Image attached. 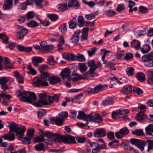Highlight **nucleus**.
Returning a JSON list of instances; mask_svg holds the SVG:
<instances>
[{
    "label": "nucleus",
    "instance_id": "nucleus-1",
    "mask_svg": "<svg viewBox=\"0 0 153 153\" xmlns=\"http://www.w3.org/2000/svg\"><path fill=\"white\" fill-rule=\"evenodd\" d=\"M18 97L21 101L27 102L34 105L33 101L36 100V96L35 94L32 92L24 91L22 92L20 91L18 95Z\"/></svg>",
    "mask_w": 153,
    "mask_h": 153
},
{
    "label": "nucleus",
    "instance_id": "nucleus-2",
    "mask_svg": "<svg viewBox=\"0 0 153 153\" xmlns=\"http://www.w3.org/2000/svg\"><path fill=\"white\" fill-rule=\"evenodd\" d=\"M41 78H36L33 82V85L35 86H48L49 85L48 83L46 81L43 80L49 78V74L48 73L42 72L41 73Z\"/></svg>",
    "mask_w": 153,
    "mask_h": 153
},
{
    "label": "nucleus",
    "instance_id": "nucleus-3",
    "mask_svg": "<svg viewBox=\"0 0 153 153\" xmlns=\"http://www.w3.org/2000/svg\"><path fill=\"white\" fill-rule=\"evenodd\" d=\"M39 99L37 102L34 103V105L37 107H41L43 105H48V96L47 98L46 94L43 93H38Z\"/></svg>",
    "mask_w": 153,
    "mask_h": 153
},
{
    "label": "nucleus",
    "instance_id": "nucleus-4",
    "mask_svg": "<svg viewBox=\"0 0 153 153\" xmlns=\"http://www.w3.org/2000/svg\"><path fill=\"white\" fill-rule=\"evenodd\" d=\"M17 31L15 35L16 37L19 40L23 39L28 32L27 30L22 26L17 25L16 26Z\"/></svg>",
    "mask_w": 153,
    "mask_h": 153
},
{
    "label": "nucleus",
    "instance_id": "nucleus-5",
    "mask_svg": "<svg viewBox=\"0 0 153 153\" xmlns=\"http://www.w3.org/2000/svg\"><path fill=\"white\" fill-rule=\"evenodd\" d=\"M130 142L132 144L136 146L141 151L144 150V146L146 144V141H141L135 138L131 139Z\"/></svg>",
    "mask_w": 153,
    "mask_h": 153
},
{
    "label": "nucleus",
    "instance_id": "nucleus-6",
    "mask_svg": "<svg viewBox=\"0 0 153 153\" xmlns=\"http://www.w3.org/2000/svg\"><path fill=\"white\" fill-rule=\"evenodd\" d=\"M62 139H63L62 142L65 144H74L76 143L75 137L70 135H63Z\"/></svg>",
    "mask_w": 153,
    "mask_h": 153
},
{
    "label": "nucleus",
    "instance_id": "nucleus-7",
    "mask_svg": "<svg viewBox=\"0 0 153 153\" xmlns=\"http://www.w3.org/2000/svg\"><path fill=\"white\" fill-rule=\"evenodd\" d=\"M26 128L25 127L21 126L18 127V129L14 131L16 133V137L18 140H22Z\"/></svg>",
    "mask_w": 153,
    "mask_h": 153
},
{
    "label": "nucleus",
    "instance_id": "nucleus-8",
    "mask_svg": "<svg viewBox=\"0 0 153 153\" xmlns=\"http://www.w3.org/2000/svg\"><path fill=\"white\" fill-rule=\"evenodd\" d=\"M49 136V139H51L54 141L59 142H62L63 139L62 138H63V135H62L57 133H53L50 132Z\"/></svg>",
    "mask_w": 153,
    "mask_h": 153
},
{
    "label": "nucleus",
    "instance_id": "nucleus-9",
    "mask_svg": "<svg viewBox=\"0 0 153 153\" xmlns=\"http://www.w3.org/2000/svg\"><path fill=\"white\" fill-rule=\"evenodd\" d=\"M129 133V131L126 127H124L120 129L119 132L116 133L115 136L117 138L121 139Z\"/></svg>",
    "mask_w": 153,
    "mask_h": 153
},
{
    "label": "nucleus",
    "instance_id": "nucleus-10",
    "mask_svg": "<svg viewBox=\"0 0 153 153\" xmlns=\"http://www.w3.org/2000/svg\"><path fill=\"white\" fill-rule=\"evenodd\" d=\"M81 31L79 30H77L70 38V41L73 43H76L79 42Z\"/></svg>",
    "mask_w": 153,
    "mask_h": 153
},
{
    "label": "nucleus",
    "instance_id": "nucleus-11",
    "mask_svg": "<svg viewBox=\"0 0 153 153\" xmlns=\"http://www.w3.org/2000/svg\"><path fill=\"white\" fill-rule=\"evenodd\" d=\"M3 7L5 10H11L13 7V2L12 0H6L4 1Z\"/></svg>",
    "mask_w": 153,
    "mask_h": 153
},
{
    "label": "nucleus",
    "instance_id": "nucleus-12",
    "mask_svg": "<svg viewBox=\"0 0 153 153\" xmlns=\"http://www.w3.org/2000/svg\"><path fill=\"white\" fill-rule=\"evenodd\" d=\"M77 118L79 119H83L85 121H89L91 118V115L86 114L85 113L79 111L77 116Z\"/></svg>",
    "mask_w": 153,
    "mask_h": 153
},
{
    "label": "nucleus",
    "instance_id": "nucleus-13",
    "mask_svg": "<svg viewBox=\"0 0 153 153\" xmlns=\"http://www.w3.org/2000/svg\"><path fill=\"white\" fill-rule=\"evenodd\" d=\"M90 115H91V118L89 121L93 120L95 123H99L103 120V118L102 116L98 113H97L93 116L92 115V113H91Z\"/></svg>",
    "mask_w": 153,
    "mask_h": 153
},
{
    "label": "nucleus",
    "instance_id": "nucleus-14",
    "mask_svg": "<svg viewBox=\"0 0 153 153\" xmlns=\"http://www.w3.org/2000/svg\"><path fill=\"white\" fill-rule=\"evenodd\" d=\"M142 61L145 64L149 63L150 61L153 60V54L152 53L147 54L143 56L141 58Z\"/></svg>",
    "mask_w": 153,
    "mask_h": 153
},
{
    "label": "nucleus",
    "instance_id": "nucleus-15",
    "mask_svg": "<svg viewBox=\"0 0 153 153\" xmlns=\"http://www.w3.org/2000/svg\"><path fill=\"white\" fill-rule=\"evenodd\" d=\"M48 80L50 84L54 85L60 82H61V79L59 77L52 76H49Z\"/></svg>",
    "mask_w": 153,
    "mask_h": 153
},
{
    "label": "nucleus",
    "instance_id": "nucleus-16",
    "mask_svg": "<svg viewBox=\"0 0 153 153\" xmlns=\"http://www.w3.org/2000/svg\"><path fill=\"white\" fill-rule=\"evenodd\" d=\"M106 132L104 128H101L97 129L94 134V135L96 137H103L105 136Z\"/></svg>",
    "mask_w": 153,
    "mask_h": 153
},
{
    "label": "nucleus",
    "instance_id": "nucleus-17",
    "mask_svg": "<svg viewBox=\"0 0 153 153\" xmlns=\"http://www.w3.org/2000/svg\"><path fill=\"white\" fill-rule=\"evenodd\" d=\"M88 65L90 68L89 70L87 72V74H91L97 69V67L94 60L89 61L88 62Z\"/></svg>",
    "mask_w": 153,
    "mask_h": 153
},
{
    "label": "nucleus",
    "instance_id": "nucleus-18",
    "mask_svg": "<svg viewBox=\"0 0 153 153\" xmlns=\"http://www.w3.org/2000/svg\"><path fill=\"white\" fill-rule=\"evenodd\" d=\"M71 71L69 68H65L63 69L60 74V75L62 78L64 79L68 78L70 75Z\"/></svg>",
    "mask_w": 153,
    "mask_h": 153
},
{
    "label": "nucleus",
    "instance_id": "nucleus-19",
    "mask_svg": "<svg viewBox=\"0 0 153 153\" xmlns=\"http://www.w3.org/2000/svg\"><path fill=\"white\" fill-rule=\"evenodd\" d=\"M148 118L147 116L144 114L143 111H139L135 117L136 120L140 122Z\"/></svg>",
    "mask_w": 153,
    "mask_h": 153
},
{
    "label": "nucleus",
    "instance_id": "nucleus-20",
    "mask_svg": "<svg viewBox=\"0 0 153 153\" xmlns=\"http://www.w3.org/2000/svg\"><path fill=\"white\" fill-rule=\"evenodd\" d=\"M1 137L4 138L6 140L13 141L15 139V135L13 131H10L8 134L3 135Z\"/></svg>",
    "mask_w": 153,
    "mask_h": 153
},
{
    "label": "nucleus",
    "instance_id": "nucleus-21",
    "mask_svg": "<svg viewBox=\"0 0 153 153\" xmlns=\"http://www.w3.org/2000/svg\"><path fill=\"white\" fill-rule=\"evenodd\" d=\"M8 81V79L5 77H2L0 79V84L1 85V87L4 90H6L8 88L7 85Z\"/></svg>",
    "mask_w": 153,
    "mask_h": 153
},
{
    "label": "nucleus",
    "instance_id": "nucleus-22",
    "mask_svg": "<svg viewBox=\"0 0 153 153\" xmlns=\"http://www.w3.org/2000/svg\"><path fill=\"white\" fill-rule=\"evenodd\" d=\"M131 47L136 50H138L140 49V42L137 39H134L130 44Z\"/></svg>",
    "mask_w": 153,
    "mask_h": 153
},
{
    "label": "nucleus",
    "instance_id": "nucleus-23",
    "mask_svg": "<svg viewBox=\"0 0 153 153\" xmlns=\"http://www.w3.org/2000/svg\"><path fill=\"white\" fill-rule=\"evenodd\" d=\"M63 120L60 117H57L56 118H52L51 119L50 122L52 124H55L58 126L62 125Z\"/></svg>",
    "mask_w": 153,
    "mask_h": 153
},
{
    "label": "nucleus",
    "instance_id": "nucleus-24",
    "mask_svg": "<svg viewBox=\"0 0 153 153\" xmlns=\"http://www.w3.org/2000/svg\"><path fill=\"white\" fill-rule=\"evenodd\" d=\"M59 94H56L53 96H48V105L51 104L54 101H59Z\"/></svg>",
    "mask_w": 153,
    "mask_h": 153
},
{
    "label": "nucleus",
    "instance_id": "nucleus-25",
    "mask_svg": "<svg viewBox=\"0 0 153 153\" xmlns=\"http://www.w3.org/2000/svg\"><path fill=\"white\" fill-rule=\"evenodd\" d=\"M35 3L36 6L40 8H42L44 6H45L48 2L46 1L44 3L43 0H32Z\"/></svg>",
    "mask_w": 153,
    "mask_h": 153
},
{
    "label": "nucleus",
    "instance_id": "nucleus-26",
    "mask_svg": "<svg viewBox=\"0 0 153 153\" xmlns=\"http://www.w3.org/2000/svg\"><path fill=\"white\" fill-rule=\"evenodd\" d=\"M43 59L40 57H34L32 58V63L36 67L38 66V64L41 63Z\"/></svg>",
    "mask_w": 153,
    "mask_h": 153
},
{
    "label": "nucleus",
    "instance_id": "nucleus-27",
    "mask_svg": "<svg viewBox=\"0 0 153 153\" xmlns=\"http://www.w3.org/2000/svg\"><path fill=\"white\" fill-rule=\"evenodd\" d=\"M68 7H75L78 8L79 7V4L76 0H69L68 2Z\"/></svg>",
    "mask_w": 153,
    "mask_h": 153
},
{
    "label": "nucleus",
    "instance_id": "nucleus-28",
    "mask_svg": "<svg viewBox=\"0 0 153 153\" xmlns=\"http://www.w3.org/2000/svg\"><path fill=\"white\" fill-rule=\"evenodd\" d=\"M123 114V113L122 111V110L116 111L113 112L112 114V117L114 119L118 118L120 117Z\"/></svg>",
    "mask_w": 153,
    "mask_h": 153
},
{
    "label": "nucleus",
    "instance_id": "nucleus-29",
    "mask_svg": "<svg viewBox=\"0 0 153 153\" xmlns=\"http://www.w3.org/2000/svg\"><path fill=\"white\" fill-rule=\"evenodd\" d=\"M76 17H74L68 23L69 27L72 29L76 28L77 26V22Z\"/></svg>",
    "mask_w": 153,
    "mask_h": 153
},
{
    "label": "nucleus",
    "instance_id": "nucleus-30",
    "mask_svg": "<svg viewBox=\"0 0 153 153\" xmlns=\"http://www.w3.org/2000/svg\"><path fill=\"white\" fill-rule=\"evenodd\" d=\"M132 88L130 85L125 86L121 91L125 94H128L132 91Z\"/></svg>",
    "mask_w": 153,
    "mask_h": 153
},
{
    "label": "nucleus",
    "instance_id": "nucleus-31",
    "mask_svg": "<svg viewBox=\"0 0 153 153\" xmlns=\"http://www.w3.org/2000/svg\"><path fill=\"white\" fill-rule=\"evenodd\" d=\"M105 87L104 85H97L93 88L94 94H96L104 90Z\"/></svg>",
    "mask_w": 153,
    "mask_h": 153
},
{
    "label": "nucleus",
    "instance_id": "nucleus-32",
    "mask_svg": "<svg viewBox=\"0 0 153 153\" xmlns=\"http://www.w3.org/2000/svg\"><path fill=\"white\" fill-rule=\"evenodd\" d=\"M114 99L112 97H108L105 99L102 102V104L103 105H111L113 103Z\"/></svg>",
    "mask_w": 153,
    "mask_h": 153
},
{
    "label": "nucleus",
    "instance_id": "nucleus-33",
    "mask_svg": "<svg viewBox=\"0 0 153 153\" xmlns=\"http://www.w3.org/2000/svg\"><path fill=\"white\" fill-rule=\"evenodd\" d=\"M78 69L81 73H83L87 70V67L84 63H79L78 64Z\"/></svg>",
    "mask_w": 153,
    "mask_h": 153
},
{
    "label": "nucleus",
    "instance_id": "nucleus-34",
    "mask_svg": "<svg viewBox=\"0 0 153 153\" xmlns=\"http://www.w3.org/2000/svg\"><path fill=\"white\" fill-rule=\"evenodd\" d=\"M14 74L16 77L17 81L20 83H23L24 82L23 78L22 76H20L18 72L15 71L14 72Z\"/></svg>",
    "mask_w": 153,
    "mask_h": 153
},
{
    "label": "nucleus",
    "instance_id": "nucleus-35",
    "mask_svg": "<svg viewBox=\"0 0 153 153\" xmlns=\"http://www.w3.org/2000/svg\"><path fill=\"white\" fill-rule=\"evenodd\" d=\"M136 76L138 79L140 81L143 82L145 80L144 74L142 72H139L137 74Z\"/></svg>",
    "mask_w": 153,
    "mask_h": 153
},
{
    "label": "nucleus",
    "instance_id": "nucleus-36",
    "mask_svg": "<svg viewBox=\"0 0 153 153\" xmlns=\"http://www.w3.org/2000/svg\"><path fill=\"white\" fill-rule=\"evenodd\" d=\"M146 133L149 135H152V132L153 133V124H150L145 128Z\"/></svg>",
    "mask_w": 153,
    "mask_h": 153
},
{
    "label": "nucleus",
    "instance_id": "nucleus-37",
    "mask_svg": "<svg viewBox=\"0 0 153 153\" xmlns=\"http://www.w3.org/2000/svg\"><path fill=\"white\" fill-rule=\"evenodd\" d=\"M71 78L72 80L73 81H77L84 78L82 75L77 73L74 74L72 75Z\"/></svg>",
    "mask_w": 153,
    "mask_h": 153
},
{
    "label": "nucleus",
    "instance_id": "nucleus-38",
    "mask_svg": "<svg viewBox=\"0 0 153 153\" xmlns=\"http://www.w3.org/2000/svg\"><path fill=\"white\" fill-rule=\"evenodd\" d=\"M88 28L84 27L83 29V31L81 36V38L83 40H86L88 36Z\"/></svg>",
    "mask_w": 153,
    "mask_h": 153
},
{
    "label": "nucleus",
    "instance_id": "nucleus-39",
    "mask_svg": "<svg viewBox=\"0 0 153 153\" xmlns=\"http://www.w3.org/2000/svg\"><path fill=\"white\" fill-rule=\"evenodd\" d=\"M62 57L64 58H65L68 60H74L75 58V56L71 53H64L62 55Z\"/></svg>",
    "mask_w": 153,
    "mask_h": 153
},
{
    "label": "nucleus",
    "instance_id": "nucleus-40",
    "mask_svg": "<svg viewBox=\"0 0 153 153\" xmlns=\"http://www.w3.org/2000/svg\"><path fill=\"white\" fill-rule=\"evenodd\" d=\"M35 149L37 151H41L43 150L44 151L45 150V145L43 143L36 144L34 147Z\"/></svg>",
    "mask_w": 153,
    "mask_h": 153
},
{
    "label": "nucleus",
    "instance_id": "nucleus-41",
    "mask_svg": "<svg viewBox=\"0 0 153 153\" xmlns=\"http://www.w3.org/2000/svg\"><path fill=\"white\" fill-rule=\"evenodd\" d=\"M28 0H27L26 1L22 3L19 5L18 7V9L19 10H25L27 7V5L31 4L30 3H28Z\"/></svg>",
    "mask_w": 153,
    "mask_h": 153
},
{
    "label": "nucleus",
    "instance_id": "nucleus-42",
    "mask_svg": "<svg viewBox=\"0 0 153 153\" xmlns=\"http://www.w3.org/2000/svg\"><path fill=\"white\" fill-rule=\"evenodd\" d=\"M78 20V25L80 27H82L84 26L85 19L82 16H79L77 19Z\"/></svg>",
    "mask_w": 153,
    "mask_h": 153
},
{
    "label": "nucleus",
    "instance_id": "nucleus-43",
    "mask_svg": "<svg viewBox=\"0 0 153 153\" xmlns=\"http://www.w3.org/2000/svg\"><path fill=\"white\" fill-rule=\"evenodd\" d=\"M151 49V48L148 45H144L143 48L141 49V52L143 53H146L148 52Z\"/></svg>",
    "mask_w": 153,
    "mask_h": 153
},
{
    "label": "nucleus",
    "instance_id": "nucleus-44",
    "mask_svg": "<svg viewBox=\"0 0 153 153\" xmlns=\"http://www.w3.org/2000/svg\"><path fill=\"white\" fill-rule=\"evenodd\" d=\"M34 142L37 143L39 142H45L46 139L43 137H42L40 135L39 136L35 137L33 138Z\"/></svg>",
    "mask_w": 153,
    "mask_h": 153
},
{
    "label": "nucleus",
    "instance_id": "nucleus-45",
    "mask_svg": "<svg viewBox=\"0 0 153 153\" xmlns=\"http://www.w3.org/2000/svg\"><path fill=\"white\" fill-rule=\"evenodd\" d=\"M147 143L148 148L147 150V152H149L150 150L153 149V140L149 139L147 140L146 141V144Z\"/></svg>",
    "mask_w": 153,
    "mask_h": 153
},
{
    "label": "nucleus",
    "instance_id": "nucleus-46",
    "mask_svg": "<svg viewBox=\"0 0 153 153\" xmlns=\"http://www.w3.org/2000/svg\"><path fill=\"white\" fill-rule=\"evenodd\" d=\"M98 14V13L96 11L91 14H87L85 15V18L88 20H90L95 18V16Z\"/></svg>",
    "mask_w": 153,
    "mask_h": 153
},
{
    "label": "nucleus",
    "instance_id": "nucleus-47",
    "mask_svg": "<svg viewBox=\"0 0 153 153\" xmlns=\"http://www.w3.org/2000/svg\"><path fill=\"white\" fill-rule=\"evenodd\" d=\"M27 25L30 27H35L39 25V23L34 20L30 21L27 24Z\"/></svg>",
    "mask_w": 153,
    "mask_h": 153
},
{
    "label": "nucleus",
    "instance_id": "nucleus-48",
    "mask_svg": "<svg viewBox=\"0 0 153 153\" xmlns=\"http://www.w3.org/2000/svg\"><path fill=\"white\" fill-rule=\"evenodd\" d=\"M39 134H40V136L44 138L45 137H46L47 138L49 139V136L50 135V131H47L44 132L42 130H40Z\"/></svg>",
    "mask_w": 153,
    "mask_h": 153
},
{
    "label": "nucleus",
    "instance_id": "nucleus-49",
    "mask_svg": "<svg viewBox=\"0 0 153 153\" xmlns=\"http://www.w3.org/2000/svg\"><path fill=\"white\" fill-rule=\"evenodd\" d=\"M74 57L78 61L80 62H84L85 60V56L79 53L76 55Z\"/></svg>",
    "mask_w": 153,
    "mask_h": 153
},
{
    "label": "nucleus",
    "instance_id": "nucleus-50",
    "mask_svg": "<svg viewBox=\"0 0 153 153\" xmlns=\"http://www.w3.org/2000/svg\"><path fill=\"white\" fill-rule=\"evenodd\" d=\"M66 23H64L59 27V30L61 33H65L67 32V29L66 27Z\"/></svg>",
    "mask_w": 153,
    "mask_h": 153
},
{
    "label": "nucleus",
    "instance_id": "nucleus-51",
    "mask_svg": "<svg viewBox=\"0 0 153 153\" xmlns=\"http://www.w3.org/2000/svg\"><path fill=\"white\" fill-rule=\"evenodd\" d=\"M46 113V110L44 109H40L38 112V117L39 119H41L45 114Z\"/></svg>",
    "mask_w": 153,
    "mask_h": 153
},
{
    "label": "nucleus",
    "instance_id": "nucleus-52",
    "mask_svg": "<svg viewBox=\"0 0 153 153\" xmlns=\"http://www.w3.org/2000/svg\"><path fill=\"white\" fill-rule=\"evenodd\" d=\"M101 51L102 52V53L103 54V55L102 57V59L103 62V63L104 64H105L107 62V61H105V56L108 53H110V51L107 50L105 49L102 50Z\"/></svg>",
    "mask_w": 153,
    "mask_h": 153
},
{
    "label": "nucleus",
    "instance_id": "nucleus-53",
    "mask_svg": "<svg viewBox=\"0 0 153 153\" xmlns=\"http://www.w3.org/2000/svg\"><path fill=\"white\" fill-rule=\"evenodd\" d=\"M48 63L50 65H53L56 63V62L54 60L53 57L50 56L48 57Z\"/></svg>",
    "mask_w": 153,
    "mask_h": 153
},
{
    "label": "nucleus",
    "instance_id": "nucleus-54",
    "mask_svg": "<svg viewBox=\"0 0 153 153\" xmlns=\"http://www.w3.org/2000/svg\"><path fill=\"white\" fill-rule=\"evenodd\" d=\"M17 125L14 122H13L10 124V131H15L17 129L18 127H16Z\"/></svg>",
    "mask_w": 153,
    "mask_h": 153
},
{
    "label": "nucleus",
    "instance_id": "nucleus-55",
    "mask_svg": "<svg viewBox=\"0 0 153 153\" xmlns=\"http://www.w3.org/2000/svg\"><path fill=\"white\" fill-rule=\"evenodd\" d=\"M31 138H32L30 137H23L21 140L23 143L29 144L31 143Z\"/></svg>",
    "mask_w": 153,
    "mask_h": 153
},
{
    "label": "nucleus",
    "instance_id": "nucleus-56",
    "mask_svg": "<svg viewBox=\"0 0 153 153\" xmlns=\"http://www.w3.org/2000/svg\"><path fill=\"white\" fill-rule=\"evenodd\" d=\"M93 71V73L91 74H87V72L83 74L85 78H87L88 77L92 76L93 77H96L98 76V74L96 73Z\"/></svg>",
    "mask_w": 153,
    "mask_h": 153
},
{
    "label": "nucleus",
    "instance_id": "nucleus-57",
    "mask_svg": "<svg viewBox=\"0 0 153 153\" xmlns=\"http://www.w3.org/2000/svg\"><path fill=\"white\" fill-rule=\"evenodd\" d=\"M34 129L33 128L29 129L27 131V135L28 137L32 138L34 134Z\"/></svg>",
    "mask_w": 153,
    "mask_h": 153
},
{
    "label": "nucleus",
    "instance_id": "nucleus-58",
    "mask_svg": "<svg viewBox=\"0 0 153 153\" xmlns=\"http://www.w3.org/2000/svg\"><path fill=\"white\" fill-rule=\"evenodd\" d=\"M68 113L66 112H62L59 113V116L64 121L68 117Z\"/></svg>",
    "mask_w": 153,
    "mask_h": 153
},
{
    "label": "nucleus",
    "instance_id": "nucleus-59",
    "mask_svg": "<svg viewBox=\"0 0 153 153\" xmlns=\"http://www.w3.org/2000/svg\"><path fill=\"white\" fill-rule=\"evenodd\" d=\"M82 2L85 4H87L91 8H92L96 4L95 2H94L93 1L87 2L85 0H82Z\"/></svg>",
    "mask_w": 153,
    "mask_h": 153
},
{
    "label": "nucleus",
    "instance_id": "nucleus-60",
    "mask_svg": "<svg viewBox=\"0 0 153 153\" xmlns=\"http://www.w3.org/2000/svg\"><path fill=\"white\" fill-rule=\"evenodd\" d=\"M35 16V13L33 11L28 12L26 14V18L28 19L33 18Z\"/></svg>",
    "mask_w": 153,
    "mask_h": 153
},
{
    "label": "nucleus",
    "instance_id": "nucleus-61",
    "mask_svg": "<svg viewBox=\"0 0 153 153\" xmlns=\"http://www.w3.org/2000/svg\"><path fill=\"white\" fill-rule=\"evenodd\" d=\"M28 69L30 71L27 72L28 74H31L33 75H34L36 74V72L35 71L31 66L30 65H28L27 67Z\"/></svg>",
    "mask_w": 153,
    "mask_h": 153
},
{
    "label": "nucleus",
    "instance_id": "nucleus-62",
    "mask_svg": "<svg viewBox=\"0 0 153 153\" xmlns=\"http://www.w3.org/2000/svg\"><path fill=\"white\" fill-rule=\"evenodd\" d=\"M48 16L49 19L54 21H56L58 18L57 15L55 14H48Z\"/></svg>",
    "mask_w": 153,
    "mask_h": 153
},
{
    "label": "nucleus",
    "instance_id": "nucleus-63",
    "mask_svg": "<svg viewBox=\"0 0 153 153\" xmlns=\"http://www.w3.org/2000/svg\"><path fill=\"white\" fill-rule=\"evenodd\" d=\"M67 7V3L61 4L59 5V6L58 7V8L60 10L62 11H64L66 9Z\"/></svg>",
    "mask_w": 153,
    "mask_h": 153
},
{
    "label": "nucleus",
    "instance_id": "nucleus-64",
    "mask_svg": "<svg viewBox=\"0 0 153 153\" xmlns=\"http://www.w3.org/2000/svg\"><path fill=\"white\" fill-rule=\"evenodd\" d=\"M122 28L123 32H126L129 30L130 28L128 24L125 23L122 25Z\"/></svg>",
    "mask_w": 153,
    "mask_h": 153
}]
</instances>
